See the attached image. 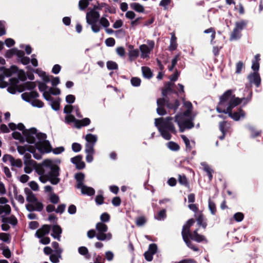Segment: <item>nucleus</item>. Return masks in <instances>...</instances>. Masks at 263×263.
I'll list each match as a JSON object with an SVG mask.
<instances>
[{"label": "nucleus", "mask_w": 263, "mask_h": 263, "mask_svg": "<svg viewBox=\"0 0 263 263\" xmlns=\"http://www.w3.org/2000/svg\"><path fill=\"white\" fill-rule=\"evenodd\" d=\"M239 102L234 101L229 106H227L226 108H222L221 107H216V110L219 113H224L228 114L229 117L233 119L234 121H239L241 117L244 118L246 116V112L241 107H239L237 111L233 112V109L240 104Z\"/></svg>", "instance_id": "1"}, {"label": "nucleus", "mask_w": 263, "mask_h": 263, "mask_svg": "<svg viewBox=\"0 0 263 263\" xmlns=\"http://www.w3.org/2000/svg\"><path fill=\"white\" fill-rule=\"evenodd\" d=\"M195 222V220L193 218L189 219L186 224L183 226L181 235L183 240L186 246L194 251L198 252L199 251L198 247L194 245L189 238V235L192 233L190 231V228L194 224Z\"/></svg>", "instance_id": "2"}, {"label": "nucleus", "mask_w": 263, "mask_h": 263, "mask_svg": "<svg viewBox=\"0 0 263 263\" xmlns=\"http://www.w3.org/2000/svg\"><path fill=\"white\" fill-rule=\"evenodd\" d=\"M234 101L239 102V103H241L240 98L235 97V95L233 94V90H227L220 96L217 107L226 108V106H230L232 103Z\"/></svg>", "instance_id": "3"}, {"label": "nucleus", "mask_w": 263, "mask_h": 263, "mask_svg": "<svg viewBox=\"0 0 263 263\" xmlns=\"http://www.w3.org/2000/svg\"><path fill=\"white\" fill-rule=\"evenodd\" d=\"M35 146L41 153L45 152L48 153L51 151L56 155L60 154L63 152L65 148L63 146L56 147L54 149L52 148L51 145L48 140H45L44 141H39L35 143Z\"/></svg>", "instance_id": "4"}, {"label": "nucleus", "mask_w": 263, "mask_h": 263, "mask_svg": "<svg viewBox=\"0 0 263 263\" xmlns=\"http://www.w3.org/2000/svg\"><path fill=\"white\" fill-rule=\"evenodd\" d=\"M173 120V118L172 117H167L165 118H156L155 121V126L168 130L172 134H175L177 132L172 122Z\"/></svg>", "instance_id": "5"}, {"label": "nucleus", "mask_w": 263, "mask_h": 263, "mask_svg": "<svg viewBox=\"0 0 263 263\" xmlns=\"http://www.w3.org/2000/svg\"><path fill=\"white\" fill-rule=\"evenodd\" d=\"M96 229L97 231L96 235L97 238L99 240L103 241L105 240H109L111 238V234L110 233L106 234L107 232L108 226L104 223L99 222L96 224Z\"/></svg>", "instance_id": "6"}, {"label": "nucleus", "mask_w": 263, "mask_h": 263, "mask_svg": "<svg viewBox=\"0 0 263 263\" xmlns=\"http://www.w3.org/2000/svg\"><path fill=\"white\" fill-rule=\"evenodd\" d=\"M147 45L142 44L140 46L139 49L141 52V57L146 58L148 57V54L153 50L155 46V42L153 40H148L147 41Z\"/></svg>", "instance_id": "7"}, {"label": "nucleus", "mask_w": 263, "mask_h": 263, "mask_svg": "<svg viewBox=\"0 0 263 263\" xmlns=\"http://www.w3.org/2000/svg\"><path fill=\"white\" fill-rule=\"evenodd\" d=\"M37 129L35 127L30 128L29 129L24 130L23 132V135L25 137V141L29 144H35V138L34 135L36 134ZM37 142H36V143Z\"/></svg>", "instance_id": "8"}, {"label": "nucleus", "mask_w": 263, "mask_h": 263, "mask_svg": "<svg viewBox=\"0 0 263 263\" xmlns=\"http://www.w3.org/2000/svg\"><path fill=\"white\" fill-rule=\"evenodd\" d=\"M99 18L100 14L99 12L96 11L94 9L86 13V18L88 24L97 23Z\"/></svg>", "instance_id": "9"}, {"label": "nucleus", "mask_w": 263, "mask_h": 263, "mask_svg": "<svg viewBox=\"0 0 263 263\" xmlns=\"http://www.w3.org/2000/svg\"><path fill=\"white\" fill-rule=\"evenodd\" d=\"M250 83L254 84L256 87H259L261 84V78L257 71L250 73L247 77Z\"/></svg>", "instance_id": "10"}, {"label": "nucleus", "mask_w": 263, "mask_h": 263, "mask_svg": "<svg viewBox=\"0 0 263 263\" xmlns=\"http://www.w3.org/2000/svg\"><path fill=\"white\" fill-rule=\"evenodd\" d=\"M198 229H196L189 235V239L194 240L197 242L204 241L206 243L208 242V240L206 239L204 235H200L198 234Z\"/></svg>", "instance_id": "11"}, {"label": "nucleus", "mask_w": 263, "mask_h": 263, "mask_svg": "<svg viewBox=\"0 0 263 263\" xmlns=\"http://www.w3.org/2000/svg\"><path fill=\"white\" fill-rule=\"evenodd\" d=\"M34 203V205L31 203H28L26 205V208L27 211L29 212H32L34 211L41 212L44 208L43 204L39 201H36Z\"/></svg>", "instance_id": "12"}, {"label": "nucleus", "mask_w": 263, "mask_h": 263, "mask_svg": "<svg viewBox=\"0 0 263 263\" xmlns=\"http://www.w3.org/2000/svg\"><path fill=\"white\" fill-rule=\"evenodd\" d=\"M51 226L48 224H44L38 229L35 233V236L38 238H42L44 235L48 234Z\"/></svg>", "instance_id": "13"}, {"label": "nucleus", "mask_w": 263, "mask_h": 263, "mask_svg": "<svg viewBox=\"0 0 263 263\" xmlns=\"http://www.w3.org/2000/svg\"><path fill=\"white\" fill-rule=\"evenodd\" d=\"M219 128L220 131L222 133V135L219 137V139L220 140H222L225 138L229 128V127L228 126L227 122L225 121L220 122Z\"/></svg>", "instance_id": "14"}, {"label": "nucleus", "mask_w": 263, "mask_h": 263, "mask_svg": "<svg viewBox=\"0 0 263 263\" xmlns=\"http://www.w3.org/2000/svg\"><path fill=\"white\" fill-rule=\"evenodd\" d=\"M24 192L27 195L26 200L29 203L32 204L38 201L35 195L28 188L26 187L24 189Z\"/></svg>", "instance_id": "15"}, {"label": "nucleus", "mask_w": 263, "mask_h": 263, "mask_svg": "<svg viewBox=\"0 0 263 263\" xmlns=\"http://www.w3.org/2000/svg\"><path fill=\"white\" fill-rule=\"evenodd\" d=\"M52 233H51V236L54 238H56L58 240H60L61 234L62 232L61 227L58 224L53 225L52 226Z\"/></svg>", "instance_id": "16"}, {"label": "nucleus", "mask_w": 263, "mask_h": 263, "mask_svg": "<svg viewBox=\"0 0 263 263\" xmlns=\"http://www.w3.org/2000/svg\"><path fill=\"white\" fill-rule=\"evenodd\" d=\"M74 177L77 182L76 187L80 189L84 185L85 175L84 173L80 172L76 174Z\"/></svg>", "instance_id": "17"}, {"label": "nucleus", "mask_w": 263, "mask_h": 263, "mask_svg": "<svg viewBox=\"0 0 263 263\" xmlns=\"http://www.w3.org/2000/svg\"><path fill=\"white\" fill-rule=\"evenodd\" d=\"M196 221L199 227H201L203 229H205L207 227V219L204 217L203 214L201 213L196 217Z\"/></svg>", "instance_id": "18"}, {"label": "nucleus", "mask_w": 263, "mask_h": 263, "mask_svg": "<svg viewBox=\"0 0 263 263\" xmlns=\"http://www.w3.org/2000/svg\"><path fill=\"white\" fill-rule=\"evenodd\" d=\"M178 182L180 184L187 188L190 191H191L190 183L185 175H178Z\"/></svg>", "instance_id": "19"}, {"label": "nucleus", "mask_w": 263, "mask_h": 263, "mask_svg": "<svg viewBox=\"0 0 263 263\" xmlns=\"http://www.w3.org/2000/svg\"><path fill=\"white\" fill-rule=\"evenodd\" d=\"M178 46L177 43V37L175 35V33H171V38L170 41V45L168 47V49L171 51L175 50Z\"/></svg>", "instance_id": "20"}, {"label": "nucleus", "mask_w": 263, "mask_h": 263, "mask_svg": "<svg viewBox=\"0 0 263 263\" xmlns=\"http://www.w3.org/2000/svg\"><path fill=\"white\" fill-rule=\"evenodd\" d=\"M76 126L77 128L80 129L83 126H86L90 124L91 121L88 118H83L82 120H78L76 121Z\"/></svg>", "instance_id": "21"}, {"label": "nucleus", "mask_w": 263, "mask_h": 263, "mask_svg": "<svg viewBox=\"0 0 263 263\" xmlns=\"http://www.w3.org/2000/svg\"><path fill=\"white\" fill-rule=\"evenodd\" d=\"M80 189H81V193L83 195L92 196L95 193V190L91 187L83 185Z\"/></svg>", "instance_id": "22"}, {"label": "nucleus", "mask_w": 263, "mask_h": 263, "mask_svg": "<svg viewBox=\"0 0 263 263\" xmlns=\"http://www.w3.org/2000/svg\"><path fill=\"white\" fill-rule=\"evenodd\" d=\"M60 167L57 164H54L50 168V172L47 175L50 177H58L60 175Z\"/></svg>", "instance_id": "23"}, {"label": "nucleus", "mask_w": 263, "mask_h": 263, "mask_svg": "<svg viewBox=\"0 0 263 263\" xmlns=\"http://www.w3.org/2000/svg\"><path fill=\"white\" fill-rule=\"evenodd\" d=\"M248 24L247 20H242L235 23V28L240 31V32L245 29Z\"/></svg>", "instance_id": "24"}, {"label": "nucleus", "mask_w": 263, "mask_h": 263, "mask_svg": "<svg viewBox=\"0 0 263 263\" xmlns=\"http://www.w3.org/2000/svg\"><path fill=\"white\" fill-rule=\"evenodd\" d=\"M31 156L29 153L24 154V164L25 165H34L36 164V161L31 159Z\"/></svg>", "instance_id": "25"}, {"label": "nucleus", "mask_w": 263, "mask_h": 263, "mask_svg": "<svg viewBox=\"0 0 263 263\" xmlns=\"http://www.w3.org/2000/svg\"><path fill=\"white\" fill-rule=\"evenodd\" d=\"M180 105V102L176 99L174 103H172L167 100L166 106L168 109H172L175 112Z\"/></svg>", "instance_id": "26"}, {"label": "nucleus", "mask_w": 263, "mask_h": 263, "mask_svg": "<svg viewBox=\"0 0 263 263\" xmlns=\"http://www.w3.org/2000/svg\"><path fill=\"white\" fill-rule=\"evenodd\" d=\"M142 71L143 77L145 78L151 79L153 77V72L148 67H142Z\"/></svg>", "instance_id": "27"}, {"label": "nucleus", "mask_w": 263, "mask_h": 263, "mask_svg": "<svg viewBox=\"0 0 263 263\" xmlns=\"http://www.w3.org/2000/svg\"><path fill=\"white\" fill-rule=\"evenodd\" d=\"M159 132L160 133L162 137L165 140H170L172 138V135L170 133V131L168 130L163 129L160 127H157Z\"/></svg>", "instance_id": "28"}, {"label": "nucleus", "mask_w": 263, "mask_h": 263, "mask_svg": "<svg viewBox=\"0 0 263 263\" xmlns=\"http://www.w3.org/2000/svg\"><path fill=\"white\" fill-rule=\"evenodd\" d=\"M139 55V51L138 49L128 51L129 60L131 62L135 60Z\"/></svg>", "instance_id": "29"}, {"label": "nucleus", "mask_w": 263, "mask_h": 263, "mask_svg": "<svg viewBox=\"0 0 263 263\" xmlns=\"http://www.w3.org/2000/svg\"><path fill=\"white\" fill-rule=\"evenodd\" d=\"M241 36V32L234 28L230 35V41L237 40L239 39Z\"/></svg>", "instance_id": "30"}, {"label": "nucleus", "mask_w": 263, "mask_h": 263, "mask_svg": "<svg viewBox=\"0 0 263 263\" xmlns=\"http://www.w3.org/2000/svg\"><path fill=\"white\" fill-rule=\"evenodd\" d=\"M85 139L87 143L95 145L97 141V137L91 134H88L86 135Z\"/></svg>", "instance_id": "31"}, {"label": "nucleus", "mask_w": 263, "mask_h": 263, "mask_svg": "<svg viewBox=\"0 0 263 263\" xmlns=\"http://www.w3.org/2000/svg\"><path fill=\"white\" fill-rule=\"evenodd\" d=\"M130 7L138 12H144V8L143 6L138 3L130 4Z\"/></svg>", "instance_id": "32"}, {"label": "nucleus", "mask_w": 263, "mask_h": 263, "mask_svg": "<svg viewBox=\"0 0 263 263\" xmlns=\"http://www.w3.org/2000/svg\"><path fill=\"white\" fill-rule=\"evenodd\" d=\"M60 98H58L55 100H52L51 101V108L54 110H59L60 107Z\"/></svg>", "instance_id": "33"}, {"label": "nucleus", "mask_w": 263, "mask_h": 263, "mask_svg": "<svg viewBox=\"0 0 263 263\" xmlns=\"http://www.w3.org/2000/svg\"><path fill=\"white\" fill-rule=\"evenodd\" d=\"M167 146L169 149L173 151H178L180 149L179 145L173 141L168 142L167 143Z\"/></svg>", "instance_id": "34"}, {"label": "nucleus", "mask_w": 263, "mask_h": 263, "mask_svg": "<svg viewBox=\"0 0 263 263\" xmlns=\"http://www.w3.org/2000/svg\"><path fill=\"white\" fill-rule=\"evenodd\" d=\"M0 249L3 250V255L7 258H10L11 256V252L8 247L1 246Z\"/></svg>", "instance_id": "35"}, {"label": "nucleus", "mask_w": 263, "mask_h": 263, "mask_svg": "<svg viewBox=\"0 0 263 263\" xmlns=\"http://www.w3.org/2000/svg\"><path fill=\"white\" fill-rule=\"evenodd\" d=\"M12 137L13 139L19 140L21 143H24L25 142V138L20 132H13L12 133Z\"/></svg>", "instance_id": "36"}, {"label": "nucleus", "mask_w": 263, "mask_h": 263, "mask_svg": "<svg viewBox=\"0 0 263 263\" xmlns=\"http://www.w3.org/2000/svg\"><path fill=\"white\" fill-rule=\"evenodd\" d=\"M0 240L6 243H9L11 240L10 235L8 233H1Z\"/></svg>", "instance_id": "37"}, {"label": "nucleus", "mask_w": 263, "mask_h": 263, "mask_svg": "<svg viewBox=\"0 0 263 263\" xmlns=\"http://www.w3.org/2000/svg\"><path fill=\"white\" fill-rule=\"evenodd\" d=\"M146 218L145 216H142L138 217L136 220V224L138 227L143 226L146 222Z\"/></svg>", "instance_id": "38"}, {"label": "nucleus", "mask_w": 263, "mask_h": 263, "mask_svg": "<svg viewBox=\"0 0 263 263\" xmlns=\"http://www.w3.org/2000/svg\"><path fill=\"white\" fill-rule=\"evenodd\" d=\"M106 66L108 70H117L118 69V64L112 61H107L106 63Z\"/></svg>", "instance_id": "39"}, {"label": "nucleus", "mask_w": 263, "mask_h": 263, "mask_svg": "<svg viewBox=\"0 0 263 263\" xmlns=\"http://www.w3.org/2000/svg\"><path fill=\"white\" fill-rule=\"evenodd\" d=\"M166 217V210L165 209H162L158 213L157 216H155V218L159 220H164Z\"/></svg>", "instance_id": "40"}, {"label": "nucleus", "mask_w": 263, "mask_h": 263, "mask_svg": "<svg viewBox=\"0 0 263 263\" xmlns=\"http://www.w3.org/2000/svg\"><path fill=\"white\" fill-rule=\"evenodd\" d=\"M209 208L212 215H215L216 213V208L215 203L211 200L210 198L209 200Z\"/></svg>", "instance_id": "41"}, {"label": "nucleus", "mask_w": 263, "mask_h": 263, "mask_svg": "<svg viewBox=\"0 0 263 263\" xmlns=\"http://www.w3.org/2000/svg\"><path fill=\"white\" fill-rule=\"evenodd\" d=\"M174 83H173L171 82H167L165 84L164 88L167 91L169 92H174L175 93H177V92L176 91H173V86L174 85Z\"/></svg>", "instance_id": "42"}, {"label": "nucleus", "mask_w": 263, "mask_h": 263, "mask_svg": "<svg viewBox=\"0 0 263 263\" xmlns=\"http://www.w3.org/2000/svg\"><path fill=\"white\" fill-rule=\"evenodd\" d=\"M102 7H105V12H108L109 13L111 14H115L116 12V8L114 7H110L108 4L102 3Z\"/></svg>", "instance_id": "43"}, {"label": "nucleus", "mask_w": 263, "mask_h": 263, "mask_svg": "<svg viewBox=\"0 0 263 263\" xmlns=\"http://www.w3.org/2000/svg\"><path fill=\"white\" fill-rule=\"evenodd\" d=\"M181 138L185 144L186 149L187 151H190L192 149V146L190 144L189 139L185 135H183L181 136Z\"/></svg>", "instance_id": "44"}, {"label": "nucleus", "mask_w": 263, "mask_h": 263, "mask_svg": "<svg viewBox=\"0 0 263 263\" xmlns=\"http://www.w3.org/2000/svg\"><path fill=\"white\" fill-rule=\"evenodd\" d=\"M182 123L183 125H184V127L186 129H191L194 127V123L191 119L184 120Z\"/></svg>", "instance_id": "45"}, {"label": "nucleus", "mask_w": 263, "mask_h": 263, "mask_svg": "<svg viewBox=\"0 0 263 263\" xmlns=\"http://www.w3.org/2000/svg\"><path fill=\"white\" fill-rule=\"evenodd\" d=\"M141 79L138 77H133L130 80V83L133 86L138 87L141 84Z\"/></svg>", "instance_id": "46"}, {"label": "nucleus", "mask_w": 263, "mask_h": 263, "mask_svg": "<svg viewBox=\"0 0 263 263\" xmlns=\"http://www.w3.org/2000/svg\"><path fill=\"white\" fill-rule=\"evenodd\" d=\"M52 247L55 250V253L59 255L62 254V250L59 248V244L58 242L56 241H53L52 242Z\"/></svg>", "instance_id": "47"}, {"label": "nucleus", "mask_w": 263, "mask_h": 263, "mask_svg": "<svg viewBox=\"0 0 263 263\" xmlns=\"http://www.w3.org/2000/svg\"><path fill=\"white\" fill-rule=\"evenodd\" d=\"M110 216L109 214L107 213H103L100 216V219L101 220V222H107L110 220Z\"/></svg>", "instance_id": "48"}, {"label": "nucleus", "mask_w": 263, "mask_h": 263, "mask_svg": "<svg viewBox=\"0 0 263 263\" xmlns=\"http://www.w3.org/2000/svg\"><path fill=\"white\" fill-rule=\"evenodd\" d=\"M50 201L53 204H57L59 202V197L54 193H51L50 198Z\"/></svg>", "instance_id": "49"}, {"label": "nucleus", "mask_w": 263, "mask_h": 263, "mask_svg": "<svg viewBox=\"0 0 263 263\" xmlns=\"http://www.w3.org/2000/svg\"><path fill=\"white\" fill-rule=\"evenodd\" d=\"M158 247L156 243H151L148 246V251L154 255L157 252Z\"/></svg>", "instance_id": "50"}, {"label": "nucleus", "mask_w": 263, "mask_h": 263, "mask_svg": "<svg viewBox=\"0 0 263 263\" xmlns=\"http://www.w3.org/2000/svg\"><path fill=\"white\" fill-rule=\"evenodd\" d=\"M94 145L93 144H91L89 143H86L85 145V152L87 154H94L95 149H94Z\"/></svg>", "instance_id": "51"}, {"label": "nucleus", "mask_w": 263, "mask_h": 263, "mask_svg": "<svg viewBox=\"0 0 263 263\" xmlns=\"http://www.w3.org/2000/svg\"><path fill=\"white\" fill-rule=\"evenodd\" d=\"M39 76L42 78L44 82V83L46 84L50 81L51 76L47 75L45 71H42L41 73L39 74Z\"/></svg>", "instance_id": "52"}, {"label": "nucleus", "mask_w": 263, "mask_h": 263, "mask_svg": "<svg viewBox=\"0 0 263 263\" xmlns=\"http://www.w3.org/2000/svg\"><path fill=\"white\" fill-rule=\"evenodd\" d=\"M59 258H61V254L59 255L57 254H52L50 255V260L53 263H58L59 262Z\"/></svg>", "instance_id": "53"}, {"label": "nucleus", "mask_w": 263, "mask_h": 263, "mask_svg": "<svg viewBox=\"0 0 263 263\" xmlns=\"http://www.w3.org/2000/svg\"><path fill=\"white\" fill-rule=\"evenodd\" d=\"M26 88L28 90H33L36 87V84L35 82L28 81L24 83Z\"/></svg>", "instance_id": "54"}, {"label": "nucleus", "mask_w": 263, "mask_h": 263, "mask_svg": "<svg viewBox=\"0 0 263 263\" xmlns=\"http://www.w3.org/2000/svg\"><path fill=\"white\" fill-rule=\"evenodd\" d=\"M204 33H212L211 37V42H212L214 39L215 38L216 36V32L214 28L211 27L209 29H207L204 31Z\"/></svg>", "instance_id": "55"}, {"label": "nucleus", "mask_w": 263, "mask_h": 263, "mask_svg": "<svg viewBox=\"0 0 263 263\" xmlns=\"http://www.w3.org/2000/svg\"><path fill=\"white\" fill-rule=\"evenodd\" d=\"M31 104L32 106L37 107L39 108L43 107L44 105V103L42 101L38 99H34L32 102Z\"/></svg>", "instance_id": "56"}, {"label": "nucleus", "mask_w": 263, "mask_h": 263, "mask_svg": "<svg viewBox=\"0 0 263 263\" xmlns=\"http://www.w3.org/2000/svg\"><path fill=\"white\" fill-rule=\"evenodd\" d=\"M65 120L68 123H74V126H76V121L78 120V119H76L74 116L72 115H68L65 117Z\"/></svg>", "instance_id": "57"}, {"label": "nucleus", "mask_w": 263, "mask_h": 263, "mask_svg": "<svg viewBox=\"0 0 263 263\" xmlns=\"http://www.w3.org/2000/svg\"><path fill=\"white\" fill-rule=\"evenodd\" d=\"M88 2L85 0H80L79 2V7L81 10L85 9L89 5Z\"/></svg>", "instance_id": "58"}, {"label": "nucleus", "mask_w": 263, "mask_h": 263, "mask_svg": "<svg viewBox=\"0 0 263 263\" xmlns=\"http://www.w3.org/2000/svg\"><path fill=\"white\" fill-rule=\"evenodd\" d=\"M244 67V64L242 61H239L236 64V73H240L242 68Z\"/></svg>", "instance_id": "59"}, {"label": "nucleus", "mask_w": 263, "mask_h": 263, "mask_svg": "<svg viewBox=\"0 0 263 263\" xmlns=\"http://www.w3.org/2000/svg\"><path fill=\"white\" fill-rule=\"evenodd\" d=\"M204 170L206 172L209 180L211 181L213 179L212 173L213 171L208 165H206L204 167Z\"/></svg>", "instance_id": "60"}, {"label": "nucleus", "mask_w": 263, "mask_h": 263, "mask_svg": "<svg viewBox=\"0 0 263 263\" xmlns=\"http://www.w3.org/2000/svg\"><path fill=\"white\" fill-rule=\"evenodd\" d=\"M234 219L237 222L241 221L244 218V215L242 213L237 212L234 215Z\"/></svg>", "instance_id": "61"}, {"label": "nucleus", "mask_w": 263, "mask_h": 263, "mask_svg": "<svg viewBox=\"0 0 263 263\" xmlns=\"http://www.w3.org/2000/svg\"><path fill=\"white\" fill-rule=\"evenodd\" d=\"M174 121L178 125L181 124L184 121L183 116L181 114H177L175 117Z\"/></svg>", "instance_id": "62"}, {"label": "nucleus", "mask_w": 263, "mask_h": 263, "mask_svg": "<svg viewBox=\"0 0 263 263\" xmlns=\"http://www.w3.org/2000/svg\"><path fill=\"white\" fill-rule=\"evenodd\" d=\"M18 78L22 81H25L27 80L26 73L23 70H19L18 72Z\"/></svg>", "instance_id": "63"}, {"label": "nucleus", "mask_w": 263, "mask_h": 263, "mask_svg": "<svg viewBox=\"0 0 263 263\" xmlns=\"http://www.w3.org/2000/svg\"><path fill=\"white\" fill-rule=\"evenodd\" d=\"M167 100L164 98L158 99L157 104L158 107H164L166 104Z\"/></svg>", "instance_id": "64"}]
</instances>
